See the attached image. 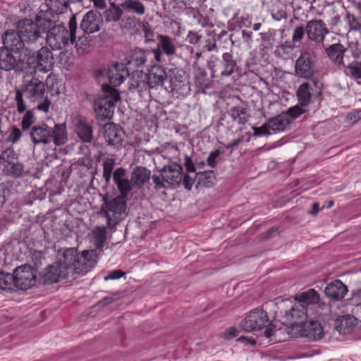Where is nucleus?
Listing matches in <instances>:
<instances>
[{"instance_id": "obj_1", "label": "nucleus", "mask_w": 361, "mask_h": 361, "mask_svg": "<svg viewBox=\"0 0 361 361\" xmlns=\"http://www.w3.org/2000/svg\"><path fill=\"white\" fill-rule=\"evenodd\" d=\"M97 262L96 250H57V260L37 275L39 284L49 285L87 273Z\"/></svg>"}, {"instance_id": "obj_2", "label": "nucleus", "mask_w": 361, "mask_h": 361, "mask_svg": "<svg viewBox=\"0 0 361 361\" xmlns=\"http://www.w3.org/2000/svg\"><path fill=\"white\" fill-rule=\"evenodd\" d=\"M49 16V13L41 10L36 16L35 21L25 18L18 22L17 29L26 45L34 44L42 38V34L53 23Z\"/></svg>"}, {"instance_id": "obj_3", "label": "nucleus", "mask_w": 361, "mask_h": 361, "mask_svg": "<svg viewBox=\"0 0 361 361\" xmlns=\"http://www.w3.org/2000/svg\"><path fill=\"white\" fill-rule=\"evenodd\" d=\"M30 136L35 145H47L53 141L60 146L68 140L65 123L55 124L54 128L44 123L35 125L31 128Z\"/></svg>"}, {"instance_id": "obj_4", "label": "nucleus", "mask_w": 361, "mask_h": 361, "mask_svg": "<svg viewBox=\"0 0 361 361\" xmlns=\"http://www.w3.org/2000/svg\"><path fill=\"white\" fill-rule=\"evenodd\" d=\"M127 200L117 196L111 198L107 194L103 197L101 214L106 218L109 228H114L127 216Z\"/></svg>"}, {"instance_id": "obj_5", "label": "nucleus", "mask_w": 361, "mask_h": 361, "mask_svg": "<svg viewBox=\"0 0 361 361\" xmlns=\"http://www.w3.org/2000/svg\"><path fill=\"white\" fill-rule=\"evenodd\" d=\"M102 94L94 101V109L97 118L105 121L111 119L115 103L120 99V94L115 88L111 87L107 83L101 84Z\"/></svg>"}, {"instance_id": "obj_6", "label": "nucleus", "mask_w": 361, "mask_h": 361, "mask_svg": "<svg viewBox=\"0 0 361 361\" xmlns=\"http://www.w3.org/2000/svg\"><path fill=\"white\" fill-rule=\"evenodd\" d=\"M68 27L69 30H67L64 26L58 25L47 29L46 40L52 49H61L69 42L73 44L75 42L77 23L74 16L71 18Z\"/></svg>"}, {"instance_id": "obj_7", "label": "nucleus", "mask_w": 361, "mask_h": 361, "mask_svg": "<svg viewBox=\"0 0 361 361\" xmlns=\"http://www.w3.org/2000/svg\"><path fill=\"white\" fill-rule=\"evenodd\" d=\"M24 96L33 102H38L36 109L47 113L49 110L51 101L46 95L47 87L44 82L37 78L25 81L22 88Z\"/></svg>"}, {"instance_id": "obj_8", "label": "nucleus", "mask_w": 361, "mask_h": 361, "mask_svg": "<svg viewBox=\"0 0 361 361\" xmlns=\"http://www.w3.org/2000/svg\"><path fill=\"white\" fill-rule=\"evenodd\" d=\"M271 322L267 313L262 309H255L250 311L240 324V328L247 332L259 331L264 328L265 329V336L270 338L274 334L273 330L268 326Z\"/></svg>"}, {"instance_id": "obj_9", "label": "nucleus", "mask_w": 361, "mask_h": 361, "mask_svg": "<svg viewBox=\"0 0 361 361\" xmlns=\"http://www.w3.org/2000/svg\"><path fill=\"white\" fill-rule=\"evenodd\" d=\"M212 78H224L231 76L237 69L238 64L231 53L226 52L221 59L212 56L208 61Z\"/></svg>"}, {"instance_id": "obj_10", "label": "nucleus", "mask_w": 361, "mask_h": 361, "mask_svg": "<svg viewBox=\"0 0 361 361\" xmlns=\"http://www.w3.org/2000/svg\"><path fill=\"white\" fill-rule=\"evenodd\" d=\"M128 75L129 71L124 63H114L101 70L97 80L99 82L107 83L114 88L120 85Z\"/></svg>"}, {"instance_id": "obj_11", "label": "nucleus", "mask_w": 361, "mask_h": 361, "mask_svg": "<svg viewBox=\"0 0 361 361\" xmlns=\"http://www.w3.org/2000/svg\"><path fill=\"white\" fill-rule=\"evenodd\" d=\"M309 319L307 307L303 304H295L285 313V323L288 326V334L294 336Z\"/></svg>"}, {"instance_id": "obj_12", "label": "nucleus", "mask_w": 361, "mask_h": 361, "mask_svg": "<svg viewBox=\"0 0 361 361\" xmlns=\"http://www.w3.org/2000/svg\"><path fill=\"white\" fill-rule=\"evenodd\" d=\"M13 274L15 289L26 290L38 283L37 271L30 264L16 267Z\"/></svg>"}, {"instance_id": "obj_13", "label": "nucleus", "mask_w": 361, "mask_h": 361, "mask_svg": "<svg viewBox=\"0 0 361 361\" xmlns=\"http://www.w3.org/2000/svg\"><path fill=\"white\" fill-rule=\"evenodd\" d=\"M316 72V60L314 54L303 49L295 63V74L299 78L310 79Z\"/></svg>"}, {"instance_id": "obj_14", "label": "nucleus", "mask_w": 361, "mask_h": 361, "mask_svg": "<svg viewBox=\"0 0 361 361\" xmlns=\"http://www.w3.org/2000/svg\"><path fill=\"white\" fill-rule=\"evenodd\" d=\"M307 39L317 47L324 48L326 36L329 34L326 24L322 19H312L306 23Z\"/></svg>"}, {"instance_id": "obj_15", "label": "nucleus", "mask_w": 361, "mask_h": 361, "mask_svg": "<svg viewBox=\"0 0 361 361\" xmlns=\"http://www.w3.org/2000/svg\"><path fill=\"white\" fill-rule=\"evenodd\" d=\"M167 80L169 85V87H165L166 90L183 96L190 92V86L183 71L176 68L169 69L167 72Z\"/></svg>"}, {"instance_id": "obj_16", "label": "nucleus", "mask_w": 361, "mask_h": 361, "mask_svg": "<svg viewBox=\"0 0 361 361\" xmlns=\"http://www.w3.org/2000/svg\"><path fill=\"white\" fill-rule=\"evenodd\" d=\"M157 39V48L152 50L156 61L161 62L164 54L167 56L176 55L177 46L175 39L168 35H158Z\"/></svg>"}, {"instance_id": "obj_17", "label": "nucleus", "mask_w": 361, "mask_h": 361, "mask_svg": "<svg viewBox=\"0 0 361 361\" xmlns=\"http://www.w3.org/2000/svg\"><path fill=\"white\" fill-rule=\"evenodd\" d=\"M113 181L120 192L117 197L128 200L130 191L135 188L133 183L131 181V178H128L126 170L123 167H118L114 170Z\"/></svg>"}, {"instance_id": "obj_18", "label": "nucleus", "mask_w": 361, "mask_h": 361, "mask_svg": "<svg viewBox=\"0 0 361 361\" xmlns=\"http://www.w3.org/2000/svg\"><path fill=\"white\" fill-rule=\"evenodd\" d=\"M23 68V59L20 55L15 56L12 51L0 48V69L6 71L13 70L21 72Z\"/></svg>"}, {"instance_id": "obj_19", "label": "nucleus", "mask_w": 361, "mask_h": 361, "mask_svg": "<svg viewBox=\"0 0 361 361\" xmlns=\"http://www.w3.org/2000/svg\"><path fill=\"white\" fill-rule=\"evenodd\" d=\"M2 49H6L15 54L20 53L26 45L18 30H6L2 35Z\"/></svg>"}, {"instance_id": "obj_20", "label": "nucleus", "mask_w": 361, "mask_h": 361, "mask_svg": "<svg viewBox=\"0 0 361 361\" xmlns=\"http://www.w3.org/2000/svg\"><path fill=\"white\" fill-rule=\"evenodd\" d=\"M324 336V329L319 321L308 319L295 337H305L310 341L320 340Z\"/></svg>"}, {"instance_id": "obj_21", "label": "nucleus", "mask_w": 361, "mask_h": 361, "mask_svg": "<svg viewBox=\"0 0 361 361\" xmlns=\"http://www.w3.org/2000/svg\"><path fill=\"white\" fill-rule=\"evenodd\" d=\"M138 74L147 79L151 89L163 87L167 80V72L161 66H153L147 74L142 71H140Z\"/></svg>"}, {"instance_id": "obj_22", "label": "nucleus", "mask_w": 361, "mask_h": 361, "mask_svg": "<svg viewBox=\"0 0 361 361\" xmlns=\"http://www.w3.org/2000/svg\"><path fill=\"white\" fill-rule=\"evenodd\" d=\"M182 167L180 165L164 166L159 171L160 176L169 187L176 188L182 180Z\"/></svg>"}, {"instance_id": "obj_23", "label": "nucleus", "mask_w": 361, "mask_h": 361, "mask_svg": "<svg viewBox=\"0 0 361 361\" xmlns=\"http://www.w3.org/2000/svg\"><path fill=\"white\" fill-rule=\"evenodd\" d=\"M102 23V15L99 12L92 10L83 16L80 23V28L85 33H94L99 30Z\"/></svg>"}, {"instance_id": "obj_24", "label": "nucleus", "mask_w": 361, "mask_h": 361, "mask_svg": "<svg viewBox=\"0 0 361 361\" xmlns=\"http://www.w3.org/2000/svg\"><path fill=\"white\" fill-rule=\"evenodd\" d=\"M348 291L347 286L339 279L332 281L324 289L326 296L333 302L341 301Z\"/></svg>"}, {"instance_id": "obj_25", "label": "nucleus", "mask_w": 361, "mask_h": 361, "mask_svg": "<svg viewBox=\"0 0 361 361\" xmlns=\"http://www.w3.org/2000/svg\"><path fill=\"white\" fill-rule=\"evenodd\" d=\"M347 49L341 43H336L326 48V53L331 61L338 68L345 67L343 58Z\"/></svg>"}, {"instance_id": "obj_26", "label": "nucleus", "mask_w": 361, "mask_h": 361, "mask_svg": "<svg viewBox=\"0 0 361 361\" xmlns=\"http://www.w3.org/2000/svg\"><path fill=\"white\" fill-rule=\"evenodd\" d=\"M38 62L40 73H47L52 69L54 62V56L52 52L47 47H42L37 53L35 56Z\"/></svg>"}, {"instance_id": "obj_27", "label": "nucleus", "mask_w": 361, "mask_h": 361, "mask_svg": "<svg viewBox=\"0 0 361 361\" xmlns=\"http://www.w3.org/2000/svg\"><path fill=\"white\" fill-rule=\"evenodd\" d=\"M123 135L124 132L118 125L109 123L104 126V137L109 145H116L121 143Z\"/></svg>"}, {"instance_id": "obj_28", "label": "nucleus", "mask_w": 361, "mask_h": 361, "mask_svg": "<svg viewBox=\"0 0 361 361\" xmlns=\"http://www.w3.org/2000/svg\"><path fill=\"white\" fill-rule=\"evenodd\" d=\"M75 132L78 136L85 142H90L92 140V128L88 124L86 119L78 117L74 121Z\"/></svg>"}, {"instance_id": "obj_29", "label": "nucleus", "mask_w": 361, "mask_h": 361, "mask_svg": "<svg viewBox=\"0 0 361 361\" xmlns=\"http://www.w3.org/2000/svg\"><path fill=\"white\" fill-rule=\"evenodd\" d=\"M131 181L133 183L135 188L140 189L149 181L151 178V171L144 166L135 167L130 175Z\"/></svg>"}, {"instance_id": "obj_30", "label": "nucleus", "mask_w": 361, "mask_h": 361, "mask_svg": "<svg viewBox=\"0 0 361 361\" xmlns=\"http://www.w3.org/2000/svg\"><path fill=\"white\" fill-rule=\"evenodd\" d=\"M228 114L232 120L239 125L245 124L250 118L248 108L244 104L231 107Z\"/></svg>"}, {"instance_id": "obj_31", "label": "nucleus", "mask_w": 361, "mask_h": 361, "mask_svg": "<svg viewBox=\"0 0 361 361\" xmlns=\"http://www.w3.org/2000/svg\"><path fill=\"white\" fill-rule=\"evenodd\" d=\"M291 123L290 118L287 114H281L279 116L270 118L267 124L270 132L277 133L283 131Z\"/></svg>"}, {"instance_id": "obj_32", "label": "nucleus", "mask_w": 361, "mask_h": 361, "mask_svg": "<svg viewBox=\"0 0 361 361\" xmlns=\"http://www.w3.org/2000/svg\"><path fill=\"white\" fill-rule=\"evenodd\" d=\"M314 84L310 82L302 83L298 87L296 94L302 106H307L313 94Z\"/></svg>"}, {"instance_id": "obj_33", "label": "nucleus", "mask_w": 361, "mask_h": 361, "mask_svg": "<svg viewBox=\"0 0 361 361\" xmlns=\"http://www.w3.org/2000/svg\"><path fill=\"white\" fill-rule=\"evenodd\" d=\"M295 299L298 302V304L314 305L319 303L320 297L319 293L313 288H310L306 291L298 293Z\"/></svg>"}, {"instance_id": "obj_34", "label": "nucleus", "mask_w": 361, "mask_h": 361, "mask_svg": "<svg viewBox=\"0 0 361 361\" xmlns=\"http://www.w3.org/2000/svg\"><path fill=\"white\" fill-rule=\"evenodd\" d=\"M127 63L134 68L145 65L147 61L146 51L142 49L136 48L130 51L126 58Z\"/></svg>"}, {"instance_id": "obj_35", "label": "nucleus", "mask_w": 361, "mask_h": 361, "mask_svg": "<svg viewBox=\"0 0 361 361\" xmlns=\"http://www.w3.org/2000/svg\"><path fill=\"white\" fill-rule=\"evenodd\" d=\"M139 73L140 71H137L136 75H133L131 78L129 90L131 91H137L140 96H142V94L151 88L149 87V85L147 79H145L144 76L139 75Z\"/></svg>"}, {"instance_id": "obj_36", "label": "nucleus", "mask_w": 361, "mask_h": 361, "mask_svg": "<svg viewBox=\"0 0 361 361\" xmlns=\"http://www.w3.org/2000/svg\"><path fill=\"white\" fill-rule=\"evenodd\" d=\"M122 10L129 13L142 16L145 12V6L139 0H125L121 4Z\"/></svg>"}, {"instance_id": "obj_37", "label": "nucleus", "mask_w": 361, "mask_h": 361, "mask_svg": "<svg viewBox=\"0 0 361 361\" xmlns=\"http://www.w3.org/2000/svg\"><path fill=\"white\" fill-rule=\"evenodd\" d=\"M106 240V229L104 226H96L92 231V241L96 248H102Z\"/></svg>"}, {"instance_id": "obj_38", "label": "nucleus", "mask_w": 361, "mask_h": 361, "mask_svg": "<svg viewBox=\"0 0 361 361\" xmlns=\"http://www.w3.org/2000/svg\"><path fill=\"white\" fill-rule=\"evenodd\" d=\"M45 1L47 8L49 10V11H45L50 13V18L52 13L59 15L63 13L67 10V0H45Z\"/></svg>"}, {"instance_id": "obj_39", "label": "nucleus", "mask_w": 361, "mask_h": 361, "mask_svg": "<svg viewBox=\"0 0 361 361\" xmlns=\"http://www.w3.org/2000/svg\"><path fill=\"white\" fill-rule=\"evenodd\" d=\"M123 14L121 7L116 6L114 3H111L108 9L103 14L106 23L118 22Z\"/></svg>"}, {"instance_id": "obj_40", "label": "nucleus", "mask_w": 361, "mask_h": 361, "mask_svg": "<svg viewBox=\"0 0 361 361\" xmlns=\"http://www.w3.org/2000/svg\"><path fill=\"white\" fill-rule=\"evenodd\" d=\"M14 285L13 274L0 271V288L12 292L16 290Z\"/></svg>"}, {"instance_id": "obj_41", "label": "nucleus", "mask_w": 361, "mask_h": 361, "mask_svg": "<svg viewBox=\"0 0 361 361\" xmlns=\"http://www.w3.org/2000/svg\"><path fill=\"white\" fill-rule=\"evenodd\" d=\"M2 170L7 176L13 178H19L23 174L24 166L22 164L18 162V161H16L13 163H11V164H7V166L3 167Z\"/></svg>"}, {"instance_id": "obj_42", "label": "nucleus", "mask_w": 361, "mask_h": 361, "mask_svg": "<svg viewBox=\"0 0 361 361\" xmlns=\"http://www.w3.org/2000/svg\"><path fill=\"white\" fill-rule=\"evenodd\" d=\"M116 160L114 158H106L103 162L102 177L106 185H109L111 177L113 178L114 168Z\"/></svg>"}, {"instance_id": "obj_43", "label": "nucleus", "mask_w": 361, "mask_h": 361, "mask_svg": "<svg viewBox=\"0 0 361 361\" xmlns=\"http://www.w3.org/2000/svg\"><path fill=\"white\" fill-rule=\"evenodd\" d=\"M23 68L21 71H25L27 74L33 75L38 71L39 72L38 62L35 56H28L25 61L23 59Z\"/></svg>"}, {"instance_id": "obj_44", "label": "nucleus", "mask_w": 361, "mask_h": 361, "mask_svg": "<svg viewBox=\"0 0 361 361\" xmlns=\"http://www.w3.org/2000/svg\"><path fill=\"white\" fill-rule=\"evenodd\" d=\"M16 161H18L17 154L11 147H8L4 150L0 154V165H1L3 167Z\"/></svg>"}, {"instance_id": "obj_45", "label": "nucleus", "mask_w": 361, "mask_h": 361, "mask_svg": "<svg viewBox=\"0 0 361 361\" xmlns=\"http://www.w3.org/2000/svg\"><path fill=\"white\" fill-rule=\"evenodd\" d=\"M75 56L72 52L68 51L60 52L59 62L63 68L70 69L73 66Z\"/></svg>"}, {"instance_id": "obj_46", "label": "nucleus", "mask_w": 361, "mask_h": 361, "mask_svg": "<svg viewBox=\"0 0 361 361\" xmlns=\"http://www.w3.org/2000/svg\"><path fill=\"white\" fill-rule=\"evenodd\" d=\"M345 73L355 80L361 79V62L354 61L345 66Z\"/></svg>"}, {"instance_id": "obj_47", "label": "nucleus", "mask_w": 361, "mask_h": 361, "mask_svg": "<svg viewBox=\"0 0 361 361\" xmlns=\"http://www.w3.org/2000/svg\"><path fill=\"white\" fill-rule=\"evenodd\" d=\"M349 26V31H359L361 30V17H357L354 14L347 12L345 16Z\"/></svg>"}, {"instance_id": "obj_48", "label": "nucleus", "mask_w": 361, "mask_h": 361, "mask_svg": "<svg viewBox=\"0 0 361 361\" xmlns=\"http://www.w3.org/2000/svg\"><path fill=\"white\" fill-rule=\"evenodd\" d=\"M35 121V116L34 114V109L28 110L23 116L21 121V127L23 130H27L30 128L32 125Z\"/></svg>"}, {"instance_id": "obj_49", "label": "nucleus", "mask_w": 361, "mask_h": 361, "mask_svg": "<svg viewBox=\"0 0 361 361\" xmlns=\"http://www.w3.org/2000/svg\"><path fill=\"white\" fill-rule=\"evenodd\" d=\"M305 34L307 35V26L302 24L296 25L293 30L292 39L295 43L300 42L304 38Z\"/></svg>"}, {"instance_id": "obj_50", "label": "nucleus", "mask_w": 361, "mask_h": 361, "mask_svg": "<svg viewBox=\"0 0 361 361\" xmlns=\"http://www.w3.org/2000/svg\"><path fill=\"white\" fill-rule=\"evenodd\" d=\"M305 106H302V104L299 103L298 104L288 109L286 112H283V114H287L292 122L294 119L306 112L307 110L305 109Z\"/></svg>"}, {"instance_id": "obj_51", "label": "nucleus", "mask_w": 361, "mask_h": 361, "mask_svg": "<svg viewBox=\"0 0 361 361\" xmlns=\"http://www.w3.org/2000/svg\"><path fill=\"white\" fill-rule=\"evenodd\" d=\"M32 262L36 267L42 265V261L45 260V250H30Z\"/></svg>"}, {"instance_id": "obj_52", "label": "nucleus", "mask_w": 361, "mask_h": 361, "mask_svg": "<svg viewBox=\"0 0 361 361\" xmlns=\"http://www.w3.org/2000/svg\"><path fill=\"white\" fill-rule=\"evenodd\" d=\"M197 176L200 180L204 181V184L207 187L213 184V180L215 178L213 171L200 172L197 173Z\"/></svg>"}, {"instance_id": "obj_53", "label": "nucleus", "mask_w": 361, "mask_h": 361, "mask_svg": "<svg viewBox=\"0 0 361 361\" xmlns=\"http://www.w3.org/2000/svg\"><path fill=\"white\" fill-rule=\"evenodd\" d=\"M23 95L24 94L22 90H16L15 100L16 102L17 111L19 114L23 113L27 109V105L23 98Z\"/></svg>"}, {"instance_id": "obj_54", "label": "nucleus", "mask_w": 361, "mask_h": 361, "mask_svg": "<svg viewBox=\"0 0 361 361\" xmlns=\"http://www.w3.org/2000/svg\"><path fill=\"white\" fill-rule=\"evenodd\" d=\"M271 17L277 21H280L284 20L285 21L287 20L288 15L286 11V8L284 6H281L280 8L273 9L271 12Z\"/></svg>"}, {"instance_id": "obj_55", "label": "nucleus", "mask_w": 361, "mask_h": 361, "mask_svg": "<svg viewBox=\"0 0 361 361\" xmlns=\"http://www.w3.org/2000/svg\"><path fill=\"white\" fill-rule=\"evenodd\" d=\"M296 47V43L291 39L290 41L286 40L279 47V49H281L283 54H288L289 52L292 51Z\"/></svg>"}, {"instance_id": "obj_56", "label": "nucleus", "mask_w": 361, "mask_h": 361, "mask_svg": "<svg viewBox=\"0 0 361 361\" xmlns=\"http://www.w3.org/2000/svg\"><path fill=\"white\" fill-rule=\"evenodd\" d=\"M21 136H22V133H21L20 130L18 128L13 126L12 128V130H11V133L9 134V135L8 137V140L13 143H15L20 140Z\"/></svg>"}, {"instance_id": "obj_57", "label": "nucleus", "mask_w": 361, "mask_h": 361, "mask_svg": "<svg viewBox=\"0 0 361 361\" xmlns=\"http://www.w3.org/2000/svg\"><path fill=\"white\" fill-rule=\"evenodd\" d=\"M151 178L154 185V188L155 190H158L166 188V183L161 176L153 175L152 176H151Z\"/></svg>"}, {"instance_id": "obj_58", "label": "nucleus", "mask_w": 361, "mask_h": 361, "mask_svg": "<svg viewBox=\"0 0 361 361\" xmlns=\"http://www.w3.org/2000/svg\"><path fill=\"white\" fill-rule=\"evenodd\" d=\"M252 130H254L253 135L254 136H261V135H268L271 134L269 129L268 128V126L267 123H265L262 127H252Z\"/></svg>"}, {"instance_id": "obj_59", "label": "nucleus", "mask_w": 361, "mask_h": 361, "mask_svg": "<svg viewBox=\"0 0 361 361\" xmlns=\"http://www.w3.org/2000/svg\"><path fill=\"white\" fill-rule=\"evenodd\" d=\"M220 154L221 152L219 149H216L215 151L212 152L207 157V164L211 167H214L216 166V159L219 157Z\"/></svg>"}, {"instance_id": "obj_60", "label": "nucleus", "mask_w": 361, "mask_h": 361, "mask_svg": "<svg viewBox=\"0 0 361 361\" xmlns=\"http://www.w3.org/2000/svg\"><path fill=\"white\" fill-rule=\"evenodd\" d=\"M125 275V272L121 271V269H116L114 270L104 277V280H114V279H118L123 276Z\"/></svg>"}, {"instance_id": "obj_61", "label": "nucleus", "mask_w": 361, "mask_h": 361, "mask_svg": "<svg viewBox=\"0 0 361 361\" xmlns=\"http://www.w3.org/2000/svg\"><path fill=\"white\" fill-rule=\"evenodd\" d=\"M178 5V7L182 8L183 6L186 9H192L195 4V0H173Z\"/></svg>"}, {"instance_id": "obj_62", "label": "nucleus", "mask_w": 361, "mask_h": 361, "mask_svg": "<svg viewBox=\"0 0 361 361\" xmlns=\"http://www.w3.org/2000/svg\"><path fill=\"white\" fill-rule=\"evenodd\" d=\"M261 39L264 42H269L274 40L276 35V31L274 30H269L267 32H262L259 34Z\"/></svg>"}, {"instance_id": "obj_63", "label": "nucleus", "mask_w": 361, "mask_h": 361, "mask_svg": "<svg viewBox=\"0 0 361 361\" xmlns=\"http://www.w3.org/2000/svg\"><path fill=\"white\" fill-rule=\"evenodd\" d=\"M207 76V73L204 69L198 68L197 73L195 75L196 79L200 85L204 84Z\"/></svg>"}, {"instance_id": "obj_64", "label": "nucleus", "mask_w": 361, "mask_h": 361, "mask_svg": "<svg viewBox=\"0 0 361 361\" xmlns=\"http://www.w3.org/2000/svg\"><path fill=\"white\" fill-rule=\"evenodd\" d=\"M278 231L279 228L276 226H274L264 233L263 238L266 240L269 239V237L272 238L273 236L276 235L278 233Z\"/></svg>"}]
</instances>
